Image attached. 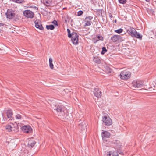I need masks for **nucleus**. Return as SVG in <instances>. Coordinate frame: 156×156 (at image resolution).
I'll return each instance as SVG.
<instances>
[{"mask_svg":"<svg viewBox=\"0 0 156 156\" xmlns=\"http://www.w3.org/2000/svg\"><path fill=\"white\" fill-rule=\"evenodd\" d=\"M54 110H56L58 112V115L61 117V119L65 120L68 115L67 111L65 107L62 105H58L55 106L53 108Z\"/></svg>","mask_w":156,"mask_h":156,"instance_id":"1","label":"nucleus"},{"mask_svg":"<svg viewBox=\"0 0 156 156\" xmlns=\"http://www.w3.org/2000/svg\"><path fill=\"white\" fill-rule=\"evenodd\" d=\"M127 32L132 37H135L140 40L142 39V35L137 32L136 30L133 27H130V30H127Z\"/></svg>","mask_w":156,"mask_h":156,"instance_id":"2","label":"nucleus"},{"mask_svg":"<svg viewBox=\"0 0 156 156\" xmlns=\"http://www.w3.org/2000/svg\"><path fill=\"white\" fill-rule=\"evenodd\" d=\"M131 76V72L127 70L122 71L120 74V78L124 80L129 79L130 77Z\"/></svg>","mask_w":156,"mask_h":156,"instance_id":"3","label":"nucleus"},{"mask_svg":"<svg viewBox=\"0 0 156 156\" xmlns=\"http://www.w3.org/2000/svg\"><path fill=\"white\" fill-rule=\"evenodd\" d=\"M102 121L104 124L106 126H109L112 123V121L108 116H104L102 117Z\"/></svg>","mask_w":156,"mask_h":156,"instance_id":"4","label":"nucleus"},{"mask_svg":"<svg viewBox=\"0 0 156 156\" xmlns=\"http://www.w3.org/2000/svg\"><path fill=\"white\" fill-rule=\"evenodd\" d=\"M6 18L9 19H12L14 18L16 15L15 11L11 9H9L5 13Z\"/></svg>","mask_w":156,"mask_h":156,"instance_id":"5","label":"nucleus"},{"mask_svg":"<svg viewBox=\"0 0 156 156\" xmlns=\"http://www.w3.org/2000/svg\"><path fill=\"white\" fill-rule=\"evenodd\" d=\"M78 127L80 133L85 132L87 130V125L84 122L79 124Z\"/></svg>","mask_w":156,"mask_h":156,"instance_id":"6","label":"nucleus"},{"mask_svg":"<svg viewBox=\"0 0 156 156\" xmlns=\"http://www.w3.org/2000/svg\"><path fill=\"white\" fill-rule=\"evenodd\" d=\"M71 40L74 44H78V35L75 32H72L71 35Z\"/></svg>","mask_w":156,"mask_h":156,"instance_id":"7","label":"nucleus"},{"mask_svg":"<svg viewBox=\"0 0 156 156\" xmlns=\"http://www.w3.org/2000/svg\"><path fill=\"white\" fill-rule=\"evenodd\" d=\"M24 16L27 18H32L34 16L33 12L30 10H26L23 11Z\"/></svg>","mask_w":156,"mask_h":156,"instance_id":"8","label":"nucleus"},{"mask_svg":"<svg viewBox=\"0 0 156 156\" xmlns=\"http://www.w3.org/2000/svg\"><path fill=\"white\" fill-rule=\"evenodd\" d=\"M93 18V17L91 16L87 17L85 18L84 20V22L85 23L84 25V27L87 26H90L91 25L92 23L91 20Z\"/></svg>","mask_w":156,"mask_h":156,"instance_id":"9","label":"nucleus"},{"mask_svg":"<svg viewBox=\"0 0 156 156\" xmlns=\"http://www.w3.org/2000/svg\"><path fill=\"white\" fill-rule=\"evenodd\" d=\"M21 129L24 132L27 133H30L31 132L32 129L30 126L26 125L22 127Z\"/></svg>","mask_w":156,"mask_h":156,"instance_id":"10","label":"nucleus"},{"mask_svg":"<svg viewBox=\"0 0 156 156\" xmlns=\"http://www.w3.org/2000/svg\"><path fill=\"white\" fill-rule=\"evenodd\" d=\"M94 95L98 98H100L102 96V92L98 88H95L94 91Z\"/></svg>","mask_w":156,"mask_h":156,"instance_id":"11","label":"nucleus"},{"mask_svg":"<svg viewBox=\"0 0 156 156\" xmlns=\"http://www.w3.org/2000/svg\"><path fill=\"white\" fill-rule=\"evenodd\" d=\"M111 40L113 42H115L119 41H121L122 38V37L119 35H114L111 37Z\"/></svg>","mask_w":156,"mask_h":156,"instance_id":"12","label":"nucleus"},{"mask_svg":"<svg viewBox=\"0 0 156 156\" xmlns=\"http://www.w3.org/2000/svg\"><path fill=\"white\" fill-rule=\"evenodd\" d=\"M133 86L135 87H141L142 86L143 83L140 81H133L132 83Z\"/></svg>","mask_w":156,"mask_h":156,"instance_id":"13","label":"nucleus"},{"mask_svg":"<svg viewBox=\"0 0 156 156\" xmlns=\"http://www.w3.org/2000/svg\"><path fill=\"white\" fill-rule=\"evenodd\" d=\"M102 137L103 139L104 138L110 137L111 134L110 133L106 131H103L101 134Z\"/></svg>","mask_w":156,"mask_h":156,"instance_id":"14","label":"nucleus"},{"mask_svg":"<svg viewBox=\"0 0 156 156\" xmlns=\"http://www.w3.org/2000/svg\"><path fill=\"white\" fill-rule=\"evenodd\" d=\"M36 143V142L33 140V139L29 140L27 144V146L31 148H32Z\"/></svg>","mask_w":156,"mask_h":156,"instance_id":"15","label":"nucleus"},{"mask_svg":"<svg viewBox=\"0 0 156 156\" xmlns=\"http://www.w3.org/2000/svg\"><path fill=\"white\" fill-rule=\"evenodd\" d=\"M104 68L105 71L106 73L109 74L113 73L112 69L109 66L106 65L105 66Z\"/></svg>","mask_w":156,"mask_h":156,"instance_id":"16","label":"nucleus"},{"mask_svg":"<svg viewBox=\"0 0 156 156\" xmlns=\"http://www.w3.org/2000/svg\"><path fill=\"white\" fill-rule=\"evenodd\" d=\"M118 151H112L109 152L107 156H118Z\"/></svg>","mask_w":156,"mask_h":156,"instance_id":"17","label":"nucleus"},{"mask_svg":"<svg viewBox=\"0 0 156 156\" xmlns=\"http://www.w3.org/2000/svg\"><path fill=\"white\" fill-rule=\"evenodd\" d=\"M7 117L8 118H10L12 117V116L13 115V112L12 110L9 109L7 110L6 112Z\"/></svg>","mask_w":156,"mask_h":156,"instance_id":"18","label":"nucleus"},{"mask_svg":"<svg viewBox=\"0 0 156 156\" xmlns=\"http://www.w3.org/2000/svg\"><path fill=\"white\" fill-rule=\"evenodd\" d=\"M93 59L94 62L97 64H100L101 62V60L98 56L93 57Z\"/></svg>","mask_w":156,"mask_h":156,"instance_id":"19","label":"nucleus"},{"mask_svg":"<svg viewBox=\"0 0 156 156\" xmlns=\"http://www.w3.org/2000/svg\"><path fill=\"white\" fill-rule=\"evenodd\" d=\"M148 89H147V90L150 91H151L153 93H156V86L154 85L153 86H151V87H147Z\"/></svg>","mask_w":156,"mask_h":156,"instance_id":"20","label":"nucleus"},{"mask_svg":"<svg viewBox=\"0 0 156 156\" xmlns=\"http://www.w3.org/2000/svg\"><path fill=\"white\" fill-rule=\"evenodd\" d=\"M16 50L20 55L23 56H25L28 54V52L27 51H22L21 49H19V50H18L17 49Z\"/></svg>","mask_w":156,"mask_h":156,"instance_id":"21","label":"nucleus"},{"mask_svg":"<svg viewBox=\"0 0 156 156\" xmlns=\"http://www.w3.org/2000/svg\"><path fill=\"white\" fill-rule=\"evenodd\" d=\"M11 124L13 125L14 127L13 129V131H14L15 132H17L19 131L18 130V126L17 124L16 123H15L14 124H13L12 123H11Z\"/></svg>","mask_w":156,"mask_h":156,"instance_id":"22","label":"nucleus"},{"mask_svg":"<svg viewBox=\"0 0 156 156\" xmlns=\"http://www.w3.org/2000/svg\"><path fill=\"white\" fill-rule=\"evenodd\" d=\"M43 3L46 6H48L51 4L52 1L51 0H43Z\"/></svg>","mask_w":156,"mask_h":156,"instance_id":"23","label":"nucleus"},{"mask_svg":"<svg viewBox=\"0 0 156 156\" xmlns=\"http://www.w3.org/2000/svg\"><path fill=\"white\" fill-rule=\"evenodd\" d=\"M5 129L9 132H10L13 131V128L10 125H7L5 126Z\"/></svg>","mask_w":156,"mask_h":156,"instance_id":"24","label":"nucleus"},{"mask_svg":"<svg viewBox=\"0 0 156 156\" xmlns=\"http://www.w3.org/2000/svg\"><path fill=\"white\" fill-rule=\"evenodd\" d=\"M52 59L50 58H49V66L51 69H53L54 68V65L52 63Z\"/></svg>","mask_w":156,"mask_h":156,"instance_id":"25","label":"nucleus"},{"mask_svg":"<svg viewBox=\"0 0 156 156\" xmlns=\"http://www.w3.org/2000/svg\"><path fill=\"white\" fill-rule=\"evenodd\" d=\"M103 39V38L102 36H98L97 39L94 40V42L95 43L98 41L99 40L102 41Z\"/></svg>","mask_w":156,"mask_h":156,"instance_id":"26","label":"nucleus"},{"mask_svg":"<svg viewBox=\"0 0 156 156\" xmlns=\"http://www.w3.org/2000/svg\"><path fill=\"white\" fill-rule=\"evenodd\" d=\"M46 28L48 30H52L55 28V27L53 25H47Z\"/></svg>","mask_w":156,"mask_h":156,"instance_id":"27","label":"nucleus"},{"mask_svg":"<svg viewBox=\"0 0 156 156\" xmlns=\"http://www.w3.org/2000/svg\"><path fill=\"white\" fill-rule=\"evenodd\" d=\"M114 144L116 146L118 147H120L121 146L120 141L118 140H115L114 142Z\"/></svg>","mask_w":156,"mask_h":156,"instance_id":"28","label":"nucleus"},{"mask_svg":"<svg viewBox=\"0 0 156 156\" xmlns=\"http://www.w3.org/2000/svg\"><path fill=\"white\" fill-rule=\"evenodd\" d=\"M12 1L15 3L20 4L24 2V0H12Z\"/></svg>","mask_w":156,"mask_h":156,"instance_id":"29","label":"nucleus"},{"mask_svg":"<svg viewBox=\"0 0 156 156\" xmlns=\"http://www.w3.org/2000/svg\"><path fill=\"white\" fill-rule=\"evenodd\" d=\"M131 50L129 51V56H132L134 54V49H130Z\"/></svg>","mask_w":156,"mask_h":156,"instance_id":"30","label":"nucleus"},{"mask_svg":"<svg viewBox=\"0 0 156 156\" xmlns=\"http://www.w3.org/2000/svg\"><path fill=\"white\" fill-rule=\"evenodd\" d=\"M35 27L36 26H37L39 25H40L41 24V22L39 20H36L35 21Z\"/></svg>","mask_w":156,"mask_h":156,"instance_id":"31","label":"nucleus"},{"mask_svg":"<svg viewBox=\"0 0 156 156\" xmlns=\"http://www.w3.org/2000/svg\"><path fill=\"white\" fill-rule=\"evenodd\" d=\"M114 31L115 32L119 34H120L123 31V29H122L121 28H120L118 30H115Z\"/></svg>","mask_w":156,"mask_h":156,"instance_id":"32","label":"nucleus"},{"mask_svg":"<svg viewBox=\"0 0 156 156\" xmlns=\"http://www.w3.org/2000/svg\"><path fill=\"white\" fill-rule=\"evenodd\" d=\"M36 27L41 30H43L44 29L42 25L41 24L37 26Z\"/></svg>","mask_w":156,"mask_h":156,"instance_id":"33","label":"nucleus"},{"mask_svg":"<svg viewBox=\"0 0 156 156\" xmlns=\"http://www.w3.org/2000/svg\"><path fill=\"white\" fill-rule=\"evenodd\" d=\"M67 31L68 33V37L69 38L71 37L72 36H71L72 34H70V30L69 29H67Z\"/></svg>","mask_w":156,"mask_h":156,"instance_id":"34","label":"nucleus"},{"mask_svg":"<svg viewBox=\"0 0 156 156\" xmlns=\"http://www.w3.org/2000/svg\"><path fill=\"white\" fill-rule=\"evenodd\" d=\"M83 12L82 11L80 10L79 11L77 12V15L78 16H80L82 15Z\"/></svg>","mask_w":156,"mask_h":156,"instance_id":"35","label":"nucleus"},{"mask_svg":"<svg viewBox=\"0 0 156 156\" xmlns=\"http://www.w3.org/2000/svg\"><path fill=\"white\" fill-rule=\"evenodd\" d=\"M119 2L120 3L124 4L126 2V0H119Z\"/></svg>","mask_w":156,"mask_h":156,"instance_id":"36","label":"nucleus"},{"mask_svg":"<svg viewBox=\"0 0 156 156\" xmlns=\"http://www.w3.org/2000/svg\"><path fill=\"white\" fill-rule=\"evenodd\" d=\"M102 50L101 52V54L104 55L105 53L107 51V49H102Z\"/></svg>","mask_w":156,"mask_h":156,"instance_id":"37","label":"nucleus"},{"mask_svg":"<svg viewBox=\"0 0 156 156\" xmlns=\"http://www.w3.org/2000/svg\"><path fill=\"white\" fill-rule=\"evenodd\" d=\"M21 118V116L20 114H17L16 116V118L17 119H20Z\"/></svg>","mask_w":156,"mask_h":156,"instance_id":"38","label":"nucleus"},{"mask_svg":"<svg viewBox=\"0 0 156 156\" xmlns=\"http://www.w3.org/2000/svg\"><path fill=\"white\" fill-rule=\"evenodd\" d=\"M52 23L53 24H54V25H56V26H57L58 25V23H57V22L55 20H54L53 22H52Z\"/></svg>","mask_w":156,"mask_h":156,"instance_id":"39","label":"nucleus"},{"mask_svg":"<svg viewBox=\"0 0 156 156\" xmlns=\"http://www.w3.org/2000/svg\"><path fill=\"white\" fill-rule=\"evenodd\" d=\"M117 151H118V152H119V154H123V152H122L121 151H119L118 150Z\"/></svg>","mask_w":156,"mask_h":156,"instance_id":"40","label":"nucleus"},{"mask_svg":"<svg viewBox=\"0 0 156 156\" xmlns=\"http://www.w3.org/2000/svg\"><path fill=\"white\" fill-rule=\"evenodd\" d=\"M3 26V24L2 23H0V26Z\"/></svg>","mask_w":156,"mask_h":156,"instance_id":"41","label":"nucleus"},{"mask_svg":"<svg viewBox=\"0 0 156 156\" xmlns=\"http://www.w3.org/2000/svg\"><path fill=\"white\" fill-rule=\"evenodd\" d=\"M3 0H0V4L2 3Z\"/></svg>","mask_w":156,"mask_h":156,"instance_id":"42","label":"nucleus"},{"mask_svg":"<svg viewBox=\"0 0 156 156\" xmlns=\"http://www.w3.org/2000/svg\"><path fill=\"white\" fill-rule=\"evenodd\" d=\"M147 2H149L150 1V0H145Z\"/></svg>","mask_w":156,"mask_h":156,"instance_id":"43","label":"nucleus"},{"mask_svg":"<svg viewBox=\"0 0 156 156\" xmlns=\"http://www.w3.org/2000/svg\"><path fill=\"white\" fill-rule=\"evenodd\" d=\"M35 8L37 9V10L38 9V8L37 7H35Z\"/></svg>","mask_w":156,"mask_h":156,"instance_id":"44","label":"nucleus"},{"mask_svg":"<svg viewBox=\"0 0 156 156\" xmlns=\"http://www.w3.org/2000/svg\"><path fill=\"white\" fill-rule=\"evenodd\" d=\"M116 22H117V21H116V20H114V22H115V23H116Z\"/></svg>","mask_w":156,"mask_h":156,"instance_id":"45","label":"nucleus"},{"mask_svg":"<svg viewBox=\"0 0 156 156\" xmlns=\"http://www.w3.org/2000/svg\"><path fill=\"white\" fill-rule=\"evenodd\" d=\"M102 49H106V48L105 47H103Z\"/></svg>","mask_w":156,"mask_h":156,"instance_id":"46","label":"nucleus"}]
</instances>
